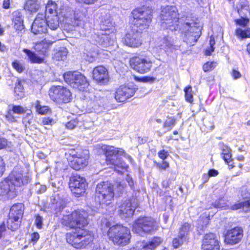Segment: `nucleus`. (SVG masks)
<instances>
[{"label": "nucleus", "instance_id": "obj_1", "mask_svg": "<svg viewBox=\"0 0 250 250\" xmlns=\"http://www.w3.org/2000/svg\"><path fill=\"white\" fill-rule=\"evenodd\" d=\"M101 148L104 151L107 165H111L114 166V170L118 173H122V171L118 168L124 169L127 167L125 164L121 161L118 155H124L131 163H133V161L131 157L126 154L124 150L122 149L106 145H103Z\"/></svg>", "mask_w": 250, "mask_h": 250}, {"label": "nucleus", "instance_id": "obj_2", "mask_svg": "<svg viewBox=\"0 0 250 250\" xmlns=\"http://www.w3.org/2000/svg\"><path fill=\"white\" fill-rule=\"evenodd\" d=\"M178 9L175 6H167L162 9L159 16L162 28L171 31H178L180 28Z\"/></svg>", "mask_w": 250, "mask_h": 250}, {"label": "nucleus", "instance_id": "obj_3", "mask_svg": "<svg viewBox=\"0 0 250 250\" xmlns=\"http://www.w3.org/2000/svg\"><path fill=\"white\" fill-rule=\"evenodd\" d=\"M25 183H27V180L23 178L22 174L14 171L9 179L0 182V195L13 198L16 196L15 187H20Z\"/></svg>", "mask_w": 250, "mask_h": 250}, {"label": "nucleus", "instance_id": "obj_4", "mask_svg": "<svg viewBox=\"0 0 250 250\" xmlns=\"http://www.w3.org/2000/svg\"><path fill=\"white\" fill-rule=\"evenodd\" d=\"M105 225L109 228L107 233L108 238L114 244L125 246L129 243L131 233L128 228L119 224L110 227V224L107 222Z\"/></svg>", "mask_w": 250, "mask_h": 250}, {"label": "nucleus", "instance_id": "obj_5", "mask_svg": "<svg viewBox=\"0 0 250 250\" xmlns=\"http://www.w3.org/2000/svg\"><path fill=\"white\" fill-rule=\"evenodd\" d=\"M54 41H50L46 39H44L41 42L35 43L34 48L35 50L43 57L38 56L35 53L30 50L24 49L23 51L28 56L29 60L32 63H41L43 62L44 57L47 56L48 51L53 43L58 40L56 36H54L53 38Z\"/></svg>", "mask_w": 250, "mask_h": 250}, {"label": "nucleus", "instance_id": "obj_6", "mask_svg": "<svg viewBox=\"0 0 250 250\" xmlns=\"http://www.w3.org/2000/svg\"><path fill=\"white\" fill-rule=\"evenodd\" d=\"M67 242L77 249L84 248L93 240L90 232L83 229L75 230L66 234Z\"/></svg>", "mask_w": 250, "mask_h": 250}, {"label": "nucleus", "instance_id": "obj_7", "mask_svg": "<svg viewBox=\"0 0 250 250\" xmlns=\"http://www.w3.org/2000/svg\"><path fill=\"white\" fill-rule=\"evenodd\" d=\"M87 217L88 213L86 211L78 209L70 214L63 215L62 223L63 225L70 228L82 229L88 224Z\"/></svg>", "mask_w": 250, "mask_h": 250}, {"label": "nucleus", "instance_id": "obj_8", "mask_svg": "<svg viewBox=\"0 0 250 250\" xmlns=\"http://www.w3.org/2000/svg\"><path fill=\"white\" fill-rule=\"evenodd\" d=\"M178 30L184 34V41L190 46L193 45L201 35L200 27L192 20L186 19Z\"/></svg>", "mask_w": 250, "mask_h": 250}, {"label": "nucleus", "instance_id": "obj_9", "mask_svg": "<svg viewBox=\"0 0 250 250\" xmlns=\"http://www.w3.org/2000/svg\"><path fill=\"white\" fill-rule=\"evenodd\" d=\"M114 196L113 186L108 182L99 183L96 188L95 202L101 205H109Z\"/></svg>", "mask_w": 250, "mask_h": 250}, {"label": "nucleus", "instance_id": "obj_10", "mask_svg": "<svg viewBox=\"0 0 250 250\" xmlns=\"http://www.w3.org/2000/svg\"><path fill=\"white\" fill-rule=\"evenodd\" d=\"M158 224L152 218L142 217L137 219L133 224L132 231L140 235H143L157 230Z\"/></svg>", "mask_w": 250, "mask_h": 250}, {"label": "nucleus", "instance_id": "obj_11", "mask_svg": "<svg viewBox=\"0 0 250 250\" xmlns=\"http://www.w3.org/2000/svg\"><path fill=\"white\" fill-rule=\"evenodd\" d=\"M151 11L145 7L134 10L132 14L134 26L140 31L146 29L151 21Z\"/></svg>", "mask_w": 250, "mask_h": 250}, {"label": "nucleus", "instance_id": "obj_12", "mask_svg": "<svg viewBox=\"0 0 250 250\" xmlns=\"http://www.w3.org/2000/svg\"><path fill=\"white\" fill-rule=\"evenodd\" d=\"M66 83L74 88L81 91L84 90L88 85L85 76L79 72H69L63 75Z\"/></svg>", "mask_w": 250, "mask_h": 250}, {"label": "nucleus", "instance_id": "obj_13", "mask_svg": "<svg viewBox=\"0 0 250 250\" xmlns=\"http://www.w3.org/2000/svg\"><path fill=\"white\" fill-rule=\"evenodd\" d=\"M23 212V205L22 204L14 205L10 208L7 220V227L14 231L20 226Z\"/></svg>", "mask_w": 250, "mask_h": 250}, {"label": "nucleus", "instance_id": "obj_14", "mask_svg": "<svg viewBox=\"0 0 250 250\" xmlns=\"http://www.w3.org/2000/svg\"><path fill=\"white\" fill-rule=\"evenodd\" d=\"M49 95L52 100L57 103H67L71 100V93L66 87L62 86L52 87L49 92Z\"/></svg>", "mask_w": 250, "mask_h": 250}, {"label": "nucleus", "instance_id": "obj_15", "mask_svg": "<svg viewBox=\"0 0 250 250\" xmlns=\"http://www.w3.org/2000/svg\"><path fill=\"white\" fill-rule=\"evenodd\" d=\"M152 62L147 57H135L130 60L132 68L141 74L149 72L152 67Z\"/></svg>", "mask_w": 250, "mask_h": 250}, {"label": "nucleus", "instance_id": "obj_16", "mask_svg": "<svg viewBox=\"0 0 250 250\" xmlns=\"http://www.w3.org/2000/svg\"><path fill=\"white\" fill-rule=\"evenodd\" d=\"M86 186V180L83 177L75 175L70 178L69 187L71 192L76 197H79L83 194Z\"/></svg>", "mask_w": 250, "mask_h": 250}, {"label": "nucleus", "instance_id": "obj_17", "mask_svg": "<svg viewBox=\"0 0 250 250\" xmlns=\"http://www.w3.org/2000/svg\"><path fill=\"white\" fill-rule=\"evenodd\" d=\"M179 46L173 39L163 34L155 42V47L160 50L167 51L169 49H176Z\"/></svg>", "mask_w": 250, "mask_h": 250}, {"label": "nucleus", "instance_id": "obj_18", "mask_svg": "<svg viewBox=\"0 0 250 250\" xmlns=\"http://www.w3.org/2000/svg\"><path fill=\"white\" fill-rule=\"evenodd\" d=\"M140 30L133 29L131 31L127 33L122 41L127 46L131 47H138L142 44Z\"/></svg>", "mask_w": 250, "mask_h": 250}, {"label": "nucleus", "instance_id": "obj_19", "mask_svg": "<svg viewBox=\"0 0 250 250\" xmlns=\"http://www.w3.org/2000/svg\"><path fill=\"white\" fill-rule=\"evenodd\" d=\"M137 202L135 199L125 201L120 207L119 214L122 218L131 217L137 207Z\"/></svg>", "mask_w": 250, "mask_h": 250}, {"label": "nucleus", "instance_id": "obj_20", "mask_svg": "<svg viewBox=\"0 0 250 250\" xmlns=\"http://www.w3.org/2000/svg\"><path fill=\"white\" fill-rule=\"evenodd\" d=\"M135 92V89L133 87L122 85L117 89L114 98L118 102H124L132 97Z\"/></svg>", "mask_w": 250, "mask_h": 250}, {"label": "nucleus", "instance_id": "obj_21", "mask_svg": "<svg viewBox=\"0 0 250 250\" xmlns=\"http://www.w3.org/2000/svg\"><path fill=\"white\" fill-rule=\"evenodd\" d=\"M243 236L242 229L240 227H235L227 231L225 234V242L228 244H236L240 242Z\"/></svg>", "mask_w": 250, "mask_h": 250}, {"label": "nucleus", "instance_id": "obj_22", "mask_svg": "<svg viewBox=\"0 0 250 250\" xmlns=\"http://www.w3.org/2000/svg\"><path fill=\"white\" fill-rule=\"evenodd\" d=\"M46 18L43 14L39 13L35 18L31 30L35 34L45 33L47 31Z\"/></svg>", "mask_w": 250, "mask_h": 250}, {"label": "nucleus", "instance_id": "obj_23", "mask_svg": "<svg viewBox=\"0 0 250 250\" xmlns=\"http://www.w3.org/2000/svg\"><path fill=\"white\" fill-rule=\"evenodd\" d=\"M203 250H219V241L215 234L209 233L204 237L202 244Z\"/></svg>", "mask_w": 250, "mask_h": 250}, {"label": "nucleus", "instance_id": "obj_24", "mask_svg": "<svg viewBox=\"0 0 250 250\" xmlns=\"http://www.w3.org/2000/svg\"><path fill=\"white\" fill-rule=\"evenodd\" d=\"M70 154L74 157L71 162V166L74 169L79 170L87 165L88 157L87 155H83L78 152L75 153L74 151H72Z\"/></svg>", "mask_w": 250, "mask_h": 250}, {"label": "nucleus", "instance_id": "obj_25", "mask_svg": "<svg viewBox=\"0 0 250 250\" xmlns=\"http://www.w3.org/2000/svg\"><path fill=\"white\" fill-rule=\"evenodd\" d=\"M93 78L99 83L106 84L109 81L107 70L103 66L96 67L93 71Z\"/></svg>", "mask_w": 250, "mask_h": 250}, {"label": "nucleus", "instance_id": "obj_26", "mask_svg": "<svg viewBox=\"0 0 250 250\" xmlns=\"http://www.w3.org/2000/svg\"><path fill=\"white\" fill-rule=\"evenodd\" d=\"M41 7L39 0H27L24 4V9L30 14L37 12Z\"/></svg>", "mask_w": 250, "mask_h": 250}, {"label": "nucleus", "instance_id": "obj_27", "mask_svg": "<svg viewBox=\"0 0 250 250\" xmlns=\"http://www.w3.org/2000/svg\"><path fill=\"white\" fill-rule=\"evenodd\" d=\"M47 26L51 30H57L60 27V20L57 14L47 15Z\"/></svg>", "mask_w": 250, "mask_h": 250}, {"label": "nucleus", "instance_id": "obj_28", "mask_svg": "<svg viewBox=\"0 0 250 250\" xmlns=\"http://www.w3.org/2000/svg\"><path fill=\"white\" fill-rule=\"evenodd\" d=\"M68 53L67 49L64 47H60L54 50L52 58L56 61H64Z\"/></svg>", "mask_w": 250, "mask_h": 250}, {"label": "nucleus", "instance_id": "obj_29", "mask_svg": "<svg viewBox=\"0 0 250 250\" xmlns=\"http://www.w3.org/2000/svg\"><path fill=\"white\" fill-rule=\"evenodd\" d=\"M162 242L160 237H154L146 244H142L141 247L144 250H152L158 246Z\"/></svg>", "mask_w": 250, "mask_h": 250}, {"label": "nucleus", "instance_id": "obj_30", "mask_svg": "<svg viewBox=\"0 0 250 250\" xmlns=\"http://www.w3.org/2000/svg\"><path fill=\"white\" fill-rule=\"evenodd\" d=\"M98 42L100 44L104 47H107L113 44L114 40L111 39L110 36L107 34H102L100 37H98Z\"/></svg>", "mask_w": 250, "mask_h": 250}, {"label": "nucleus", "instance_id": "obj_31", "mask_svg": "<svg viewBox=\"0 0 250 250\" xmlns=\"http://www.w3.org/2000/svg\"><path fill=\"white\" fill-rule=\"evenodd\" d=\"M242 208L245 211H250V199L238 203H235L231 206L232 210H237Z\"/></svg>", "mask_w": 250, "mask_h": 250}, {"label": "nucleus", "instance_id": "obj_32", "mask_svg": "<svg viewBox=\"0 0 250 250\" xmlns=\"http://www.w3.org/2000/svg\"><path fill=\"white\" fill-rule=\"evenodd\" d=\"M56 9L57 5L56 3L52 0H49L46 6L45 17H47V15L57 14Z\"/></svg>", "mask_w": 250, "mask_h": 250}, {"label": "nucleus", "instance_id": "obj_33", "mask_svg": "<svg viewBox=\"0 0 250 250\" xmlns=\"http://www.w3.org/2000/svg\"><path fill=\"white\" fill-rule=\"evenodd\" d=\"M222 157L226 163H229L231 160L230 149L227 146L223 145L221 147Z\"/></svg>", "mask_w": 250, "mask_h": 250}, {"label": "nucleus", "instance_id": "obj_34", "mask_svg": "<svg viewBox=\"0 0 250 250\" xmlns=\"http://www.w3.org/2000/svg\"><path fill=\"white\" fill-rule=\"evenodd\" d=\"M176 124V119L173 117H167L163 125L165 132L171 130Z\"/></svg>", "mask_w": 250, "mask_h": 250}, {"label": "nucleus", "instance_id": "obj_35", "mask_svg": "<svg viewBox=\"0 0 250 250\" xmlns=\"http://www.w3.org/2000/svg\"><path fill=\"white\" fill-rule=\"evenodd\" d=\"M34 105H35L36 112L40 114H45L49 112V107L47 106H42L39 100H37L34 103Z\"/></svg>", "mask_w": 250, "mask_h": 250}, {"label": "nucleus", "instance_id": "obj_36", "mask_svg": "<svg viewBox=\"0 0 250 250\" xmlns=\"http://www.w3.org/2000/svg\"><path fill=\"white\" fill-rule=\"evenodd\" d=\"M14 93L18 99H21L24 96L23 87L21 81H18L15 84Z\"/></svg>", "mask_w": 250, "mask_h": 250}, {"label": "nucleus", "instance_id": "obj_37", "mask_svg": "<svg viewBox=\"0 0 250 250\" xmlns=\"http://www.w3.org/2000/svg\"><path fill=\"white\" fill-rule=\"evenodd\" d=\"M235 35L238 37L242 39L250 38V28H248L247 30L238 28L235 31Z\"/></svg>", "mask_w": 250, "mask_h": 250}, {"label": "nucleus", "instance_id": "obj_38", "mask_svg": "<svg viewBox=\"0 0 250 250\" xmlns=\"http://www.w3.org/2000/svg\"><path fill=\"white\" fill-rule=\"evenodd\" d=\"M234 204H230L229 203H225L223 200H220L219 201L215 202L213 206L214 207L216 208H219L224 209L230 208L232 209L231 208V207Z\"/></svg>", "mask_w": 250, "mask_h": 250}, {"label": "nucleus", "instance_id": "obj_39", "mask_svg": "<svg viewBox=\"0 0 250 250\" xmlns=\"http://www.w3.org/2000/svg\"><path fill=\"white\" fill-rule=\"evenodd\" d=\"M184 92L186 100L189 103H192L193 98L191 86L190 85L186 86L184 89Z\"/></svg>", "mask_w": 250, "mask_h": 250}, {"label": "nucleus", "instance_id": "obj_40", "mask_svg": "<svg viewBox=\"0 0 250 250\" xmlns=\"http://www.w3.org/2000/svg\"><path fill=\"white\" fill-rule=\"evenodd\" d=\"M83 20V15L81 13L74 14V22H72L73 26H81V22Z\"/></svg>", "mask_w": 250, "mask_h": 250}, {"label": "nucleus", "instance_id": "obj_41", "mask_svg": "<svg viewBox=\"0 0 250 250\" xmlns=\"http://www.w3.org/2000/svg\"><path fill=\"white\" fill-rule=\"evenodd\" d=\"M185 240L184 237L181 236L180 234L178 237L175 238L173 240L172 245L174 248H178L179 247L181 246Z\"/></svg>", "mask_w": 250, "mask_h": 250}, {"label": "nucleus", "instance_id": "obj_42", "mask_svg": "<svg viewBox=\"0 0 250 250\" xmlns=\"http://www.w3.org/2000/svg\"><path fill=\"white\" fill-rule=\"evenodd\" d=\"M217 65V62H206L203 66V69L205 72H208L213 69Z\"/></svg>", "mask_w": 250, "mask_h": 250}, {"label": "nucleus", "instance_id": "obj_43", "mask_svg": "<svg viewBox=\"0 0 250 250\" xmlns=\"http://www.w3.org/2000/svg\"><path fill=\"white\" fill-rule=\"evenodd\" d=\"M190 225L188 223H184L182 226L181 228L180 229V231L179 232L180 235L185 238L186 235L188 234V232L189 230Z\"/></svg>", "mask_w": 250, "mask_h": 250}, {"label": "nucleus", "instance_id": "obj_44", "mask_svg": "<svg viewBox=\"0 0 250 250\" xmlns=\"http://www.w3.org/2000/svg\"><path fill=\"white\" fill-rule=\"evenodd\" d=\"M12 111L14 113L19 114L26 113L28 111L26 108L23 107L20 105H13L12 107Z\"/></svg>", "mask_w": 250, "mask_h": 250}, {"label": "nucleus", "instance_id": "obj_45", "mask_svg": "<svg viewBox=\"0 0 250 250\" xmlns=\"http://www.w3.org/2000/svg\"><path fill=\"white\" fill-rule=\"evenodd\" d=\"M32 112L31 110H28L26 113V116L24 117L22 122L25 126H27L28 125L31 124L32 122V116L31 115Z\"/></svg>", "mask_w": 250, "mask_h": 250}, {"label": "nucleus", "instance_id": "obj_46", "mask_svg": "<svg viewBox=\"0 0 250 250\" xmlns=\"http://www.w3.org/2000/svg\"><path fill=\"white\" fill-rule=\"evenodd\" d=\"M215 42L214 39L213 37H210L209 41L210 47L208 49H207L205 51V55L207 56H209L212 52L214 51V48L213 47Z\"/></svg>", "mask_w": 250, "mask_h": 250}, {"label": "nucleus", "instance_id": "obj_47", "mask_svg": "<svg viewBox=\"0 0 250 250\" xmlns=\"http://www.w3.org/2000/svg\"><path fill=\"white\" fill-rule=\"evenodd\" d=\"M12 66L18 72H20V73L22 72L24 69V67L23 64L21 63L18 62V61H15L13 62Z\"/></svg>", "mask_w": 250, "mask_h": 250}, {"label": "nucleus", "instance_id": "obj_48", "mask_svg": "<svg viewBox=\"0 0 250 250\" xmlns=\"http://www.w3.org/2000/svg\"><path fill=\"white\" fill-rule=\"evenodd\" d=\"M35 224L36 226L39 229L42 227L43 218L42 216L37 214L35 216Z\"/></svg>", "mask_w": 250, "mask_h": 250}, {"label": "nucleus", "instance_id": "obj_49", "mask_svg": "<svg viewBox=\"0 0 250 250\" xmlns=\"http://www.w3.org/2000/svg\"><path fill=\"white\" fill-rule=\"evenodd\" d=\"M13 21L14 22H21L23 21L22 15L18 11L13 12Z\"/></svg>", "mask_w": 250, "mask_h": 250}, {"label": "nucleus", "instance_id": "obj_50", "mask_svg": "<svg viewBox=\"0 0 250 250\" xmlns=\"http://www.w3.org/2000/svg\"><path fill=\"white\" fill-rule=\"evenodd\" d=\"M79 124V122L77 119H74L73 120H71L68 122L66 125V127L70 129H72L75 127H76Z\"/></svg>", "mask_w": 250, "mask_h": 250}, {"label": "nucleus", "instance_id": "obj_51", "mask_svg": "<svg viewBox=\"0 0 250 250\" xmlns=\"http://www.w3.org/2000/svg\"><path fill=\"white\" fill-rule=\"evenodd\" d=\"M156 166L159 169L165 170L167 168L169 167V163L167 161H163L162 163L155 162Z\"/></svg>", "mask_w": 250, "mask_h": 250}, {"label": "nucleus", "instance_id": "obj_52", "mask_svg": "<svg viewBox=\"0 0 250 250\" xmlns=\"http://www.w3.org/2000/svg\"><path fill=\"white\" fill-rule=\"evenodd\" d=\"M14 22V28L17 31L21 32L24 30V25L23 24V21L21 22Z\"/></svg>", "mask_w": 250, "mask_h": 250}, {"label": "nucleus", "instance_id": "obj_53", "mask_svg": "<svg viewBox=\"0 0 250 250\" xmlns=\"http://www.w3.org/2000/svg\"><path fill=\"white\" fill-rule=\"evenodd\" d=\"M236 22L237 24L242 26H246L248 22H249V20L247 19H241L236 20Z\"/></svg>", "mask_w": 250, "mask_h": 250}, {"label": "nucleus", "instance_id": "obj_54", "mask_svg": "<svg viewBox=\"0 0 250 250\" xmlns=\"http://www.w3.org/2000/svg\"><path fill=\"white\" fill-rule=\"evenodd\" d=\"M168 156V153L166 150H162L158 152V156L163 160L166 159Z\"/></svg>", "mask_w": 250, "mask_h": 250}, {"label": "nucleus", "instance_id": "obj_55", "mask_svg": "<svg viewBox=\"0 0 250 250\" xmlns=\"http://www.w3.org/2000/svg\"><path fill=\"white\" fill-rule=\"evenodd\" d=\"M8 144V141L5 138L0 136V149L5 147Z\"/></svg>", "mask_w": 250, "mask_h": 250}, {"label": "nucleus", "instance_id": "obj_56", "mask_svg": "<svg viewBox=\"0 0 250 250\" xmlns=\"http://www.w3.org/2000/svg\"><path fill=\"white\" fill-rule=\"evenodd\" d=\"M249 193L247 190V189L245 187H243L241 188V195L243 198H247L249 196Z\"/></svg>", "mask_w": 250, "mask_h": 250}, {"label": "nucleus", "instance_id": "obj_57", "mask_svg": "<svg viewBox=\"0 0 250 250\" xmlns=\"http://www.w3.org/2000/svg\"><path fill=\"white\" fill-rule=\"evenodd\" d=\"M53 120L49 118H43L42 119V124L43 125H52Z\"/></svg>", "mask_w": 250, "mask_h": 250}, {"label": "nucleus", "instance_id": "obj_58", "mask_svg": "<svg viewBox=\"0 0 250 250\" xmlns=\"http://www.w3.org/2000/svg\"><path fill=\"white\" fill-rule=\"evenodd\" d=\"M231 75L234 79H237L240 78L241 76L240 73L239 71H236L234 69L232 70L231 72Z\"/></svg>", "mask_w": 250, "mask_h": 250}, {"label": "nucleus", "instance_id": "obj_59", "mask_svg": "<svg viewBox=\"0 0 250 250\" xmlns=\"http://www.w3.org/2000/svg\"><path fill=\"white\" fill-rule=\"evenodd\" d=\"M239 4L241 5L242 8H248V2L247 0H240L239 2Z\"/></svg>", "mask_w": 250, "mask_h": 250}, {"label": "nucleus", "instance_id": "obj_60", "mask_svg": "<svg viewBox=\"0 0 250 250\" xmlns=\"http://www.w3.org/2000/svg\"><path fill=\"white\" fill-rule=\"evenodd\" d=\"M40 238V236L38 233L34 232L31 235L32 241L36 242Z\"/></svg>", "mask_w": 250, "mask_h": 250}, {"label": "nucleus", "instance_id": "obj_61", "mask_svg": "<svg viewBox=\"0 0 250 250\" xmlns=\"http://www.w3.org/2000/svg\"><path fill=\"white\" fill-rule=\"evenodd\" d=\"M6 230L5 225L4 223L0 226V238L3 236Z\"/></svg>", "mask_w": 250, "mask_h": 250}, {"label": "nucleus", "instance_id": "obj_62", "mask_svg": "<svg viewBox=\"0 0 250 250\" xmlns=\"http://www.w3.org/2000/svg\"><path fill=\"white\" fill-rule=\"evenodd\" d=\"M218 174V171L215 169H210L208 171V176L209 177L216 176Z\"/></svg>", "mask_w": 250, "mask_h": 250}, {"label": "nucleus", "instance_id": "obj_63", "mask_svg": "<svg viewBox=\"0 0 250 250\" xmlns=\"http://www.w3.org/2000/svg\"><path fill=\"white\" fill-rule=\"evenodd\" d=\"M126 181H127V182L128 183L129 186L132 188V186H133V181L132 179V178L129 176V175H127L126 176Z\"/></svg>", "mask_w": 250, "mask_h": 250}, {"label": "nucleus", "instance_id": "obj_64", "mask_svg": "<svg viewBox=\"0 0 250 250\" xmlns=\"http://www.w3.org/2000/svg\"><path fill=\"white\" fill-rule=\"evenodd\" d=\"M155 78L150 77H145L143 78V81L145 82L152 83L154 81Z\"/></svg>", "mask_w": 250, "mask_h": 250}]
</instances>
